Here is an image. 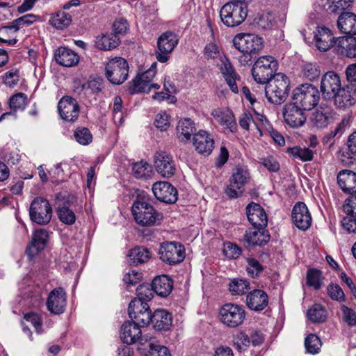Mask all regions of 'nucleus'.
<instances>
[{
    "mask_svg": "<svg viewBox=\"0 0 356 356\" xmlns=\"http://www.w3.org/2000/svg\"><path fill=\"white\" fill-rule=\"evenodd\" d=\"M233 44L241 53L238 62L242 65H249L253 56L262 49L263 39L255 34L241 33L234 37Z\"/></svg>",
    "mask_w": 356,
    "mask_h": 356,
    "instance_id": "1",
    "label": "nucleus"
},
{
    "mask_svg": "<svg viewBox=\"0 0 356 356\" xmlns=\"http://www.w3.org/2000/svg\"><path fill=\"white\" fill-rule=\"evenodd\" d=\"M331 109L327 106H321L313 113L311 122L313 127L317 129L326 127L329 124Z\"/></svg>",
    "mask_w": 356,
    "mask_h": 356,
    "instance_id": "38",
    "label": "nucleus"
},
{
    "mask_svg": "<svg viewBox=\"0 0 356 356\" xmlns=\"http://www.w3.org/2000/svg\"><path fill=\"white\" fill-rule=\"evenodd\" d=\"M9 104L13 111L24 110L27 104V97L24 93L14 95L10 98Z\"/></svg>",
    "mask_w": 356,
    "mask_h": 356,
    "instance_id": "50",
    "label": "nucleus"
},
{
    "mask_svg": "<svg viewBox=\"0 0 356 356\" xmlns=\"http://www.w3.org/2000/svg\"><path fill=\"white\" fill-rule=\"evenodd\" d=\"M156 63H152L147 71L138 74L132 80L131 85L129 88L131 94L149 92L152 89L159 88V84L151 83L156 74Z\"/></svg>",
    "mask_w": 356,
    "mask_h": 356,
    "instance_id": "11",
    "label": "nucleus"
},
{
    "mask_svg": "<svg viewBox=\"0 0 356 356\" xmlns=\"http://www.w3.org/2000/svg\"><path fill=\"white\" fill-rule=\"evenodd\" d=\"M341 87V79L336 72L329 71L323 76L321 81V91L325 99H332Z\"/></svg>",
    "mask_w": 356,
    "mask_h": 356,
    "instance_id": "17",
    "label": "nucleus"
},
{
    "mask_svg": "<svg viewBox=\"0 0 356 356\" xmlns=\"http://www.w3.org/2000/svg\"><path fill=\"white\" fill-rule=\"evenodd\" d=\"M335 44L341 55L350 58L356 57V38L353 36L340 37L335 41Z\"/></svg>",
    "mask_w": 356,
    "mask_h": 356,
    "instance_id": "33",
    "label": "nucleus"
},
{
    "mask_svg": "<svg viewBox=\"0 0 356 356\" xmlns=\"http://www.w3.org/2000/svg\"><path fill=\"white\" fill-rule=\"evenodd\" d=\"M140 326L133 321L124 322L120 330V338L127 344L143 343Z\"/></svg>",
    "mask_w": 356,
    "mask_h": 356,
    "instance_id": "23",
    "label": "nucleus"
},
{
    "mask_svg": "<svg viewBox=\"0 0 356 356\" xmlns=\"http://www.w3.org/2000/svg\"><path fill=\"white\" fill-rule=\"evenodd\" d=\"M54 59L60 65L72 67L78 63L79 57L72 49L65 47H60L56 49Z\"/></svg>",
    "mask_w": 356,
    "mask_h": 356,
    "instance_id": "29",
    "label": "nucleus"
},
{
    "mask_svg": "<svg viewBox=\"0 0 356 356\" xmlns=\"http://www.w3.org/2000/svg\"><path fill=\"white\" fill-rule=\"evenodd\" d=\"M330 10L332 13H338L348 8L353 0H330Z\"/></svg>",
    "mask_w": 356,
    "mask_h": 356,
    "instance_id": "61",
    "label": "nucleus"
},
{
    "mask_svg": "<svg viewBox=\"0 0 356 356\" xmlns=\"http://www.w3.org/2000/svg\"><path fill=\"white\" fill-rule=\"evenodd\" d=\"M31 220L38 225L48 224L52 217V209L49 201L42 197H35L29 208Z\"/></svg>",
    "mask_w": 356,
    "mask_h": 356,
    "instance_id": "9",
    "label": "nucleus"
},
{
    "mask_svg": "<svg viewBox=\"0 0 356 356\" xmlns=\"http://www.w3.org/2000/svg\"><path fill=\"white\" fill-rule=\"evenodd\" d=\"M321 74L320 67L316 63H307L302 67V74L304 78L314 81Z\"/></svg>",
    "mask_w": 356,
    "mask_h": 356,
    "instance_id": "46",
    "label": "nucleus"
},
{
    "mask_svg": "<svg viewBox=\"0 0 356 356\" xmlns=\"http://www.w3.org/2000/svg\"><path fill=\"white\" fill-rule=\"evenodd\" d=\"M56 213L59 220L67 225H73L76 221L74 212L66 206H59L56 208Z\"/></svg>",
    "mask_w": 356,
    "mask_h": 356,
    "instance_id": "45",
    "label": "nucleus"
},
{
    "mask_svg": "<svg viewBox=\"0 0 356 356\" xmlns=\"http://www.w3.org/2000/svg\"><path fill=\"white\" fill-rule=\"evenodd\" d=\"M150 257L149 250L143 246H136L131 249L127 254L128 262L136 266L147 262Z\"/></svg>",
    "mask_w": 356,
    "mask_h": 356,
    "instance_id": "39",
    "label": "nucleus"
},
{
    "mask_svg": "<svg viewBox=\"0 0 356 356\" xmlns=\"http://www.w3.org/2000/svg\"><path fill=\"white\" fill-rule=\"evenodd\" d=\"M152 166L145 161H140L134 164L132 172L136 178H146L150 176Z\"/></svg>",
    "mask_w": 356,
    "mask_h": 356,
    "instance_id": "48",
    "label": "nucleus"
},
{
    "mask_svg": "<svg viewBox=\"0 0 356 356\" xmlns=\"http://www.w3.org/2000/svg\"><path fill=\"white\" fill-rule=\"evenodd\" d=\"M152 189L155 197L161 202L172 204L177 200V189L168 181H157Z\"/></svg>",
    "mask_w": 356,
    "mask_h": 356,
    "instance_id": "20",
    "label": "nucleus"
},
{
    "mask_svg": "<svg viewBox=\"0 0 356 356\" xmlns=\"http://www.w3.org/2000/svg\"><path fill=\"white\" fill-rule=\"evenodd\" d=\"M160 259L165 263L174 265L181 262L185 258V248L177 242L163 243L159 249Z\"/></svg>",
    "mask_w": 356,
    "mask_h": 356,
    "instance_id": "12",
    "label": "nucleus"
},
{
    "mask_svg": "<svg viewBox=\"0 0 356 356\" xmlns=\"http://www.w3.org/2000/svg\"><path fill=\"white\" fill-rule=\"evenodd\" d=\"M350 126V118L348 116L345 117L342 119L341 122L337 124L334 130L330 131L325 137L330 140L336 136L340 137L346 128Z\"/></svg>",
    "mask_w": 356,
    "mask_h": 356,
    "instance_id": "54",
    "label": "nucleus"
},
{
    "mask_svg": "<svg viewBox=\"0 0 356 356\" xmlns=\"http://www.w3.org/2000/svg\"><path fill=\"white\" fill-rule=\"evenodd\" d=\"M220 70L231 90L234 93H237L238 89L236 85V80L239 79V76L236 73L229 59L225 56L220 59Z\"/></svg>",
    "mask_w": 356,
    "mask_h": 356,
    "instance_id": "27",
    "label": "nucleus"
},
{
    "mask_svg": "<svg viewBox=\"0 0 356 356\" xmlns=\"http://www.w3.org/2000/svg\"><path fill=\"white\" fill-rule=\"evenodd\" d=\"M129 65L122 57H115L108 60L105 66V75L113 84L120 85L128 77Z\"/></svg>",
    "mask_w": 356,
    "mask_h": 356,
    "instance_id": "8",
    "label": "nucleus"
},
{
    "mask_svg": "<svg viewBox=\"0 0 356 356\" xmlns=\"http://www.w3.org/2000/svg\"><path fill=\"white\" fill-rule=\"evenodd\" d=\"M49 233L43 228L35 229L33 234L30 245L27 247L26 252L30 258H33L42 250L49 240Z\"/></svg>",
    "mask_w": 356,
    "mask_h": 356,
    "instance_id": "21",
    "label": "nucleus"
},
{
    "mask_svg": "<svg viewBox=\"0 0 356 356\" xmlns=\"http://www.w3.org/2000/svg\"><path fill=\"white\" fill-rule=\"evenodd\" d=\"M250 178V173L246 168L236 166L229 178V184L225 190L227 195L231 198L241 195Z\"/></svg>",
    "mask_w": 356,
    "mask_h": 356,
    "instance_id": "10",
    "label": "nucleus"
},
{
    "mask_svg": "<svg viewBox=\"0 0 356 356\" xmlns=\"http://www.w3.org/2000/svg\"><path fill=\"white\" fill-rule=\"evenodd\" d=\"M72 22V17L70 14L59 11L51 15L49 23L57 29H63L68 26Z\"/></svg>",
    "mask_w": 356,
    "mask_h": 356,
    "instance_id": "42",
    "label": "nucleus"
},
{
    "mask_svg": "<svg viewBox=\"0 0 356 356\" xmlns=\"http://www.w3.org/2000/svg\"><path fill=\"white\" fill-rule=\"evenodd\" d=\"M337 181L340 188L347 193L356 194V173L343 170L339 172Z\"/></svg>",
    "mask_w": 356,
    "mask_h": 356,
    "instance_id": "31",
    "label": "nucleus"
},
{
    "mask_svg": "<svg viewBox=\"0 0 356 356\" xmlns=\"http://www.w3.org/2000/svg\"><path fill=\"white\" fill-rule=\"evenodd\" d=\"M147 356H170V353L166 347L150 343Z\"/></svg>",
    "mask_w": 356,
    "mask_h": 356,
    "instance_id": "63",
    "label": "nucleus"
},
{
    "mask_svg": "<svg viewBox=\"0 0 356 356\" xmlns=\"http://www.w3.org/2000/svg\"><path fill=\"white\" fill-rule=\"evenodd\" d=\"M305 109L292 101L286 104L282 110L284 122L292 128L302 127L306 122Z\"/></svg>",
    "mask_w": 356,
    "mask_h": 356,
    "instance_id": "15",
    "label": "nucleus"
},
{
    "mask_svg": "<svg viewBox=\"0 0 356 356\" xmlns=\"http://www.w3.org/2000/svg\"><path fill=\"white\" fill-rule=\"evenodd\" d=\"M178 42L179 38L175 33L171 31L162 33L157 40L156 59L161 63L167 62L169 59V55L177 45Z\"/></svg>",
    "mask_w": 356,
    "mask_h": 356,
    "instance_id": "13",
    "label": "nucleus"
},
{
    "mask_svg": "<svg viewBox=\"0 0 356 356\" xmlns=\"http://www.w3.org/2000/svg\"><path fill=\"white\" fill-rule=\"evenodd\" d=\"M74 136L76 142L83 145L89 144V131L86 127H78L74 132Z\"/></svg>",
    "mask_w": 356,
    "mask_h": 356,
    "instance_id": "62",
    "label": "nucleus"
},
{
    "mask_svg": "<svg viewBox=\"0 0 356 356\" xmlns=\"http://www.w3.org/2000/svg\"><path fill=\"white\" fill-rule=\"evenodd\" d=\"M343 211L347 216L356 218V195L351 196L346 200Z\"/></svg>",
    "mask_w": 356,
    "mask_h": 356,
    "instance_id": "64",
    "label": "nucleus"
},
{
    "mask_svg": "<svg viewBox=\"0 0 356 356\" xmlns=\"http://www.w3.org/2000/svg\"><path fill=\"white\" fill-rule=\"evenodd\" d=\"M24 319L31 323L38 333H42V318L40 316L34 312H30L24 315Z\"/></svg>",
    "mask_w": 356,
    "mask_h": 356,
    "instance_id": "60",
    "label": "nucleus"
},
{
    "mask_svg": "<svg viewBox=\"0 0 356 356\" xmlns=\"http://www.w3.org/2000/svg\"><path fill=\"white\" fill-rule=\"evenodd\" d=\"M307 318L314 323H323L327 319V314L320 304H314L307 310Z\"/></svg>",
    "mask_w": 356,
    "mask_h": 356,
    "instance_id": "43",
    "label": "nucleus"
},
{
    "mask_svg": "<svg viewBox=\"0 0 356 356\" xmlns=\"http://www.w3.org/2000/svg\"><path fill=\"white\" fill-rule=\"evenodd\" d=\"M194 131V123L191 119L184 118L179 121L177 127V135L181 141L189 140Z\"/></svg>",
    "mask_w": 356,
    "mask_h": 356,
    "instance_id": "40",
    "label": "nucleus"
},
{
    "mask_svg": "<svg viewBox=\"0 0 356 356\" xmlns=\"http://www.w3.org/2000/svg\"><path fill=\"white\" fill-rule=\"evenodd\" d=\"M47 308L54 314H63L66 307V293L61 287L53 289L49 294L47 300Z\"/></svg>",
    "mask_w": 356,
    "mask_h": 356,
    "instance_id": "19",
    "label": "nucleus"
},
{
    "mask_svg": "<svg viewBox=\"0 0 356 356\" xmlns=\"http://www.w3.org/2000/svg\"><path fill=\"white\" fill-rule=\"evenodd\" d=\"M154 164L156 172L163 177H171L176 172L173 157L165 152H159L154 154Z\"/></svg>",
    "mask_w": 356,
    "mask_h": 356,
    "instance_id": "16",
    "label": "nucleus"
},
{
    "mask_svg": "<svg viewBox=\"0 0 356 356\" xmlns=\"http://www.w3.org/2000/svg\"><path fill=\"white\" fill-rule=\"evenodd\" d=\"M322 343L321 339L316 334H311L305 340V346L307 352L314 355L319 352Z\"/></svg>",
    "mask_w": 356,
    "mask_h": 356,
    "instance_id": "49",
    "label": "nucleus"
},
{
    "mask_svg": "<svg viewBox=\"0 0 356 356\" xmlns=\"http://www.w3.org/2000/svg\"><path fill=\"white\" fill-rule=\"evenodd\" d=\"M153 289L152 287L150 288L149 285L147 284H143L139 285L136 289V296L137 298L134 300H138L140 302H145L149 301L153 298Z\"/></svg>",
    "mask_w": 356,
    "mask_h": 356,
    "instance_id": "51",
    "label": "nucleus"
},
{
    "mask_svg": "<svg viewBox=\"0 0 356 356\" xmlns=\"http://www.w3.org/2000/svg\"><path fill=\"white\" fill-rule=\"evenodd\" d=\"M319 100L320 92L317 87L312 84H302L293 90L292 101L306 111L315 107Z\"/></svg>",
    "mask_w": 356,
    "mask_h": 356,
    "instance_id": "5",
    "label": "nucleus"
},
{
    "mask_svg": "<svg viewBox=\"0 0 356 356\" xmlns=\"http://www.w3.org/2000/svg\"><path fill=\"white\" fill-rule=\"evenodd\" d=\"M277 67V60L270 56L259 57L254 63L252 74L254 81L264 85L273 77V73L276 71Z\"/></svg>",
    "mask_w": 356,
    "mask_h": 356,
    "instance_id": "7",
    "label": "nucleus"
},
{
    "mask_svg": "<svg viewBox=\"0 0 356 356\" xmlns=\"http://www.w3.org/2000/svg\"><path fill=\"white\" fill-rule=\"evenodd\" d=\"M245 318V311L238 305L227 303L220 309V321L227 327H238L243 323Z\"/></svg>",
    "mask_w": 356,
    "mask_h": 356,
    "instance_id": "6",
    "label": "nucleus"
},
{
    "mask_svg": "<svg viewBox=\"0 0 356 356\" xmlns=\"http://www.w3.org/2000/svg\"><path fill=\"white\" fill-rule=\"evenodd\" d=\"M248 15V6L244 2L232 0L220 10L221 22L227 27H235L244 22Z\"/></svg>",
    "mask_w": 356,
    "mask_h": 356,
    "instance_id": "3",
    "label": "nucleus"
},
{
    "mask_svg": "<svg viewBox=\"0 0 356 356\" xmlns=\"http://www.w3.org/2000/svg\"><path fill=\"white\" fill-rule=\"evenodd\" d=\"M172 280L165 275L155 277L152 283L154 292L161 297L168 296L172 290Z\"/></svg>",
    "mask_w": 356,
    "mask_h": 356,
    "instance_id": "37",
    "label": "nucleus"
},
{
    "mask_svg": "<svg viewBox=\"0 0 356 356\" xmlns=\"http://www.w3.org/2000/svg\"><path fill=\"white\" fill-rule=\"evenodd\" d=\"M193 145L199 154L209 155L213 151L214 140L210 134L200 130L193 136Z\"/></svg>",
    "mask_w": 356,
    "mask_h": 356,
    "instance_id": "26",
    "label": "nucleus"
},
{
    "mask_svg": "<svg viewBox=\"0 0 356 356\" xmlns=\"http://www.w3.org/2000/svg\"><path fill=\"white\" fill-rule=\"evenodd\" d=\"M307 284L316 289L321 288L323 277L321 272L316 269L309 270L307 273Z\"/></svg>",
    "mask_w": 356,
    "mask_h": 356,
    "instance_id": "52",
    "label": "nucleus"
},
{
    "mask_svg": "<svg viewBox=\"0 0 356 356\" xmlns=\"http://www.w3.org/2000/svg\"><path fill=\"white\" fill-rule=\"evenodd\" d=\"M150 322L156 330L167 331L172 326V316L165 309H159L153 313Z\"/></svg>",
    "mask_w": 356,
    "mask_h": 356,
    "instance_id": "28",
    "label": "nucleus"
},
{
    "mask_svg": "<svg viewBox=\"0 0 356 356\" xmlns=\"http://www.w3.org/2000/svg\"><path fill=\"white\" fill-rule=\"evenodd\" d=\"M341 310L342 312V319L350 326L356 325V312L346 307V305L341 306Z\"/></svg>",
    "mask_w": 356,
    "mask_h": 356,
    "instance_id": "59",
    "label": "nucleus"
},
{
    "mask_svg": "<svg viewBox=\"0 0 356 356\" xmlns=\"http://www.w3.org/2000/svg\"><path fill=\"white\" fill-rule=\"evenodd\" d=\"M337 25L340 31L350 35H356V15L353 13H343L338 19Z\"/></svg>",
    "mask_w": 356,
    "mask_h": 356,
    "instance_id": "36",
    "label": "nucleus"
},
{
    "mask_svg": "<svg viewBox=\"0 0 356 356\" xmlns=\"http://www.w3.org/2000/svg\"><path fill=\"white\" fill-rule=\"evenodd\" d=\"M247 243L252 245H262L269 241V235L263 229H249L245 234Z\"/></svg>",
    "mask_w": 356,
    "mask_h": 356,
    "instance_id": "41",
    "label": "nucleus"
},
{
    "mask_svg": "<svg viewBox=\"0 0 356 356\" xmlns=\"http://www.w3.org/2000/svg\"><path fill=\"white\" fill-rule=\"evenodd\" d=\"M291 216L294 225L298 229L306 230L311 226L312 216L305 203H296L293 208Z\"/></svg>",
    "mask_w": 356,
    "mask_h": 356,
    "instance_id": "22",
    "label": "nucleus"
},
{
    "mask_svg": "<svg viewBox=\"0 0 356 356\" xmlns=\"http://www.w3.org/2000/svg\"><path fill=\"white\" fill-rule=\"evenodd\" d=\"M131 212L136 222L140 226H154L161 220V215L150 203L143 200L134 201Z\"/></svg>",
    "mask_w": 356,
    "mask_h": 356,
    "instance_id": "4",
    "label": "nucleus"
},
{
    "mask_svg": "<svg viewBox=\"0 0 356 356\" xmlns=\"http://www.w3.org/2000/svg\"><path fill=\"white\" fill-rule=\"evenodd\" d=\"M265 84V95L269 102L281 104L286 99L290 81L284 74H275Z\"/></svg>",
    "mask_w": 356,
    "mask_h": 356,
    "instance_id": "2",
    "label": "nucleus"
},
{
    "mask_svg": "<svg viewBox=\"0 0 356 356\" xmlns=\"http://www.w3.org/2000/svg\"><path fill=\"white\" fill-rule=\"evenodd\" d=\"M118 36L113 33H101L95 37V47L104 51H110L116 48L120 44Z\"/></svg>",
    "mask_w": 356,
    "mask_h": 356,
    "instance_id": "32",
    "label": "nucleus"
},
{
    "mask_svg": "<svg viewBox=\"0 0 356 356\" xmlns=\"http://www.w3.org/2000/svg\"><path fill=\"white\" fill-rule=\"evenodd\" d=\"M350 126V118L348 116L345 117L342 119L341 122L337 124L334 130L330 131L325 137L330 140L336 136L340 137L346 128Z\"/></svg>",
    "mask_w": 356,
    "mask_h": 356,
    "instance_id": "56",
    "label": "nucleus"
},
{
    "mask_svg": "<svg viewBox=\"0 0 356 356\" xmlns=\"http://www.w3.org/2000/svg\"><path fill=\"white\" fill-rule=\"evenodd\" d=\"M287 153L294 159H299L302 161H311L314 156V152L310 149L298 146L288 148Z\"/></svg>",
    "mask_w": 356,
    "mask_h": 356,
    "instance_id": "44",
    "label": "nucleus"
},
{
    "mask_svg": "<svg viewBox=\"0 0 356 356\" xmlns=\"http://www.w3.org/2000/svg\"><path fill=\"white\" fill-rule=\"evenodd\" d=\"M247 272L252 277H258L263 270L261 264L255 259H247Z\"/></svg>",
    "mask_w": 356,
    "mask_h": 356,
    "instance_id": "57",
    "label": "nucleus"
},
{
    "mask_svg": "<svg viewBox=\"0 0 356 356\" xmlns=\"http://www.w3.org/2000/svg\"><path fill=\"white\" fill-rule=\"evenodd\" d=\"M1 158L9 165H16L20 160L19 150L17 148H5L2 152Z\"/></svg>",
    "mask_w": 356,
    "mask_h": 356,
    "instance_id": "53",
    "label": "nucleus"
},
{
    "mask_svg": "<svg viewBox=\"0 0 356 356\" xmlns=\"http://www.w3.org/2000/svg\"><path fill=\"white\" fill-rule=\"evenodd\" d=\"M246 302L250 309L261 311L267 307L268 298L265 291L257 289L248 293L246 298Z\"/></svg>",
    "mask_w": 356,
    "mask_h": 356,
    "instance_id": "30",
    "label": "nucleus"
},
{
    "mask_svg": "<svg viewBox=\"0 0 356 356\" xmlns=\"http://www.w3.org/2000/svg\"><path fill=\"white\" fill-rule=\"evenodd\" d=\"M229 286L232 294L235 296L243 295L250 289L248 282L242 279H234L229 284Z\"/></svg>",
    "mask_w": 356,
    "mask_h": 356,
    "instance_id": "47",
    "label": "nucleus"
},
{
    "mask_svg": "<svg viewBox=\"0 0 356 356\" xmlns=\"http://www.w3.org/2000/svg\"><path fill=\"white\" fill-rule=\"evenodd\" d=\"M58 111L63 120L74 122L79 115V106L75 99L67 95L58 102Z\"/></svg>",
    "mask_w": 356,
    "mask_h": 356,
    "instance_id": "18",
    "label": "nucleus"
},
{
    "mask_svg": "<svg viewBox=\"0 0 356 356\" xmlns=\"http://www.w3.org/2000/svg\"><path fill=\"white\" fill-rule=\"evenodd\" d=\"M249 222L257 229H264L268 224L267 215L264 209L257 203L252 202L246 207Z\"/></svg>",
    "mask_w": 356,
    "mask_h": 356,
    "instance_id": "24",
    "label": "nucleus"
},
{
    "mask_svg": "<svg viewBox=\"0 0 356 356\" xmlns=\"http://www.w3.org/2000/svg\"><path fill=\"white\" fill-rule=\"evenodd\" d=\"M332 99L339 108L350 107L356 102V89L352 85L341 87Z\"/></svg>",
    "mask_w": 356,
    "mask_h": 356,
    "instance_id": "25",
    "label": "nucleus"
},
{
    "mask_svg": "<svg viewBox=\"0 0 356 356\" xmlns=\"http://www.w3.org/2000/svg\"><path fill=\"white\" fill-rule=\"evenodd\" d=\"M155 126L161 131H165L170 127V116L165 111L159 113L154 120Z\"/></svg>",
    "mask_w": 356,
    "mask_h": 356,
    "instance_id": "58",
    "label": "nucleus"
},
{
    "mask_svg": "<svg viewBox=\"0 0 356 356\" xmlns=\"http://www.w3.org/2000/svg\"><path fill=\"white\" fill-rule=\"evenodd\" d=\"M314 38L316 45L320 51H326L335 44L332 32L325 27L318 28Z\"/></svg>",
    "mask_w": 356,
    "mask_h": 356,
    "instance_id": "35",
    "label": "nucleus"
},
{
    "mask_svg": "<svg viewBox=\"0 0 356 356\" xmlns=\"http://www.w3.org/2000/svg\"><path fill=\"white\" fill-rule=\"evenodd\" d=\"M129 317L140 326L147 325L152 316V312L147 302L132 300L128 307Z\"/></svg>",
    "mask_w": 356,
    "mask_h": 356,
    "instance_id": "14",
    "label": "nucleus"
},
{
    "mask_svg": "<svg viewBox=\"0 0 356 356\" xmlns=\"http://www.w3.org/2000/svg\"><path fill=\"white\" fill-rule=\"evenodd\" d=\"M350 126V118L348 116L345 117L342 119L341 122L337 124L334 130L330 131L325 137L330 140L336 136L340 137L346 128Z\"/></svg>",
    "mask_w": 356,
    "mask_h": 356,
    "instance_id": "55",
    "label": "nucleus"
},
{
    "mask_svg": "<svg viewBox=\"0 0 356 356\" xmlns=\"http://www.w3.org/2000/svg\"><path fill=\"white\" fill-rule=\"evenodd\" d=\"M212 116L220 125L234 132L236 129V123L234 115L228 109H215L211 113Z\"/></svg>",
    "mask_w": 356,
    "mask_h": 356,
    "instance_id": "34",
    "label": "nucleus"
}]
</instances>
